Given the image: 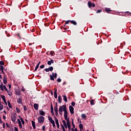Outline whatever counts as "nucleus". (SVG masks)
I'll return each mask as SVG.
<instances>
[{"label":"nucleus","instance_id":"1","mask_svg":"<svg viewBox=\"0 0 131 131\" xmlns=\"http://www.w3.org/2000/svg\"><path fill=\"white\" fill-rule=\"evenodd\" d=\"M63 111L64 113L66 112L67 111V110H66V105H63L62 106H60L59 108V113L60 115H62L63 114Z\"/></svg>","mask_w":131,"mask_h":131},{"label":"nucleus","instance_id":"2","mask_svg":"<svg viewBox=\"0 0 131 131\" xmlns=\"http://www.w3.org/2000/svg\"><path fill=\"white\" fill-rule=\"evenodd\" d=\"M38 121L39 123L42 124L43 122H45V117L41 116L38 117Z\"/></svg>","mask_w":131,"mask_h":131},{"label":"nucleus","instance_id":"3","mask_svg":"<svg viewBox=\"0 0 131 131\" xmlns=\"http://www.w3.org/2000/svg\"><path fill=\"white\" fill-rule=\"evenodd\" d=\"M50 122L52 124L53 127H56V124H55V121L53 120L52 117H48Z\"/></svg>","mask_w":131,"mask_h":131},{"label":"nucleus","instance_id":"4","mask_svg":"<svg viewBox=\"0 0 131 131\" xmlns=\"http://www.w3.org/2000/svg\"><path fill=\"white\" fill-rule=\"evenodd\" d=\"M54 78H57V73H52V75H50V80H55Z\"/></svg>","mask_w":131,"mask_h":131},{"label":"nucleus","instance_id":"5","mask_svg":"<svg viewBox=\"0 0 131 131\" xmlns=\"http://www.w3.org/2000/svg\"><path fill=\"white\" fill-rule=\"evenodd\" d=\"M69 110L71 114H74V108H73L72 106H69Z\"/></svg>","mask_w":131,"mask_h":131},{"label":"nucleus","instance_id":"6","mask_svg":"<svg viewBox=\"0 0 131 131\" xmlns=\"http://www.w3.org/2000/svg\"><path fill=\"white\" fill-rule=\"evenodd\" d=\"M54 119L55 123L57 125V128H59V127H60V125L59 124V121L58 120V118H57L56 117H54Z\"/></svg>","mask_w":131,"mask_h":131},{"label":"nucleus","instance_id":"7","mask_svg":"<svg viewBox=\"0 0 131 131\" xmlns=\"http://www.w3.org/2000/svg\"><path fill=\"white\" fill-rule=\"evenodd\" d=\"M88 7H89V8H92V7H93V8H95V4L92 3V2H91L90 1H89V2H88Z\"/></svg>","mask_w":131,"mask_h":131},{"label":"nucleus","instance_id":"8","mask_svg":"<svg viewBox=\"0 0 131 131\" xmlns=\"http://www.w3.org/2000/svg\"><path fill=\"white\" fill-rule=\"evenodd\" d=\"M68 113L67 112V111L64 113V118L65 120H67V121L68 120H69V118H68Z\"/></svg>","mask_w":131,"mask_h":131},{"label":"nucleus","instance_id":"9","mask_svg":"<svg viewBox=\"0 0 131 131\" xmlns=\"http://www.w3.org/2000/svg\"><path fill=\"white\" fill-rule=\"evenodd\" d=\"M53 67H50L48 69H45V70L46 72H49V71H53Z\"/></svg>","mask_w":131,"mask_h":131},{"label":"nucleus","instance_id":"10","mask_svg":"<svg viewBox=\"0 0 131 131\" xmlns=\"http://www.w3.org/2000/svg\"><path fill=\"white\" fill-rule=\"evenodd\" d=\"M1 98L4 101V103L7 105V101L6 100V96L5 95H1Z\"/></svg>","mask_w":131,"mask_h":131},{"label":"nucleus","instance_id":"11","mask_svg":"<svg viewBox=\"0 0 131 131\" xmlns=\"http://www.w3.org/2000/svg\"><path fill=\"white\" fill-rule=\"evenodd\" d=\"M67 125L68 128L71 127V124L70 123V121L69 120H67Z\"/></svg>","mask_w":131,"mask_h":131},{"label":"nucleus","instance_id":"12","mask_svg":"<svg viewBox=\"0 0 131 131\" xmlns=\"http://www.w3.org/2000/svg\"><path fill=\"white\" fill-rule=\"evenodd\" d=\"M16 119H17V117L15 116H13L11 117V120L13 122H16Z\"/></svg>","mask_w":131,"mask_h":131},{"label":"nucleus","instance_id":"13","mask_svg":"<svg viewBox=\"0 0 131 131\" xmlns=\"http://www.w3.org/2000/svg\"><path fill=\"white\" fill-rule=\"evenodd\" d=\"M34 108L35 110H37V111L38 110V104L35 103L34 104Z\"/></svg>","mask_w":131,"mask_h":131},{"label":"nucleus","instance_id":"14","mask_svg":"<svg viewBox=\"0 0 131 131\" xmlns=\"http://www.w3.org/2000/svg\"><path fill=\"white\" fill-rule=\"evenodd\" d=\"M51 111L52 115H54V107H53V104H52L51 105Z\"/></svg>","mask_w":131,"mask_h":131},{"label":"nucleus","instance_id":"15","mask_svg":"<svg viewBox=\"0 0 131 131\" xmlns=\"http://www.w3.org/2000/svg\"><path fill=\"white\" fill-rule=\"evenodd\" d=\"M105 11L106 12V13H109V12H111L112 10L111 8H105Z\"/></svg>","mask_w":131,"mask_h":131},{"label":"nucleus","instance_id":"16","mask_svg":"<svg viewBox=\"0 0 131 131\" xmlns=\"http://www.w3.org/2000/svg\"><path fill=\"white\" fill-rule=\"evenodd\" d=\"M58 97V94H57V89H55V92H54V98H55V99H57Z\"/></svg>","mask_w":131,"mask_h":131},{"label":"nucleus","instance_id":"17","mask_svg":"<svg viewBox=\"0 0 131 131\" xmlns=\"http://www.w3.org/2000/svg\"><path fill=\"white\" fill-rule=\"evenodd\" d=\"M54 63V60H50V61H48V65H52V63L53 64Z\"/></svg>","mask_w":131,"mask_h":131},{"label":"nucleus","instance_id":"18","mask_svg":"<svg viewBox=\"0 0 131 131\" xmlns=\"http://www.w3.org/2000/svg\"><path fill=\"white\" fill-rule=\"evenodd\" d=\"M32 126L33 127V129H35V128H36V127H35V122L33 121H32Z\"/></svg>","mask_w":131,"mask_h":131},{"label":"nucleus","instance_id":"19","mask_svg":"<svg viewBox=\"0 0 131 131\" xmlns=\"http://www.w3.org/2000/svg\"><path fill=\"white\" fill-rule=\"evenodd\" d=\"M17 103H18V104H22V98H19L17 99Z\"/></svg>","mask_w":131,"mask_h":131},{"label":"nucleus","instance_id":"20","mask_svg":"<svg viewBox=\"0 0 131 131\" xmlns=\"http://www.w3.org/2000/svg\"><path fill=\"white\" fill-rule=\"evenodd\" d=\"M39 114L40 115H43V116L46 115V113H45V112L43 111H39Z\"/></svg>","mask_w":131,"mask_h":131},{"label":"nucleus","instance_id":"21","mask_svg":"<svg viewBox=\"0 0 131 131\" xmlns=\"http://www.w3.org/2000/svg\"><path fill=\"white\" fill-rule=\"evenodd\" d=\"M62 123H63V126H64L66 128H67V123H66V121L62 120Z\"/></svg>","mask_w":131,"mask_h":131},{"label":"nucleus","instance_id":"22","mask_svg":"<svg viewBox=\"0 0 131 131\" xmlns=\"http://www.w3.org/2000/svg\"><path fill=\"white\" fill-rule=\"evenodd\" d=\"M3 83H4V84L7 83V78L6 77H4L3 78Z\"/></svg>","mask_w":131,"mask_h":131},{"label":"nucleus","instance_id":"23","mask_svg":"<svg viewBox=\"0 0 131 131\" xmlns=\"http://www.w3.org/2000/svg\"><path fill=\"white\" fill-rule=\"evenodd\" d=\"M58 103H61L62 102V98L61 97V96H58Z\"/></svg>","mask_w":131,"mask_h":131},{"label":"nucleus","instance_id":"24","mask_svg":"<svg viewBox=\"0 0 131 131\" xmlns=\"http://www.w3.org/2000/svg\"><path fill=\"white\" fill-rule=\"evenodd\" d=\"M16 95H17V96H20L21 95V92L19 90H17L15 92Z\"/></svg>","mask_w":131,"mask_h":131},{"label":"nucleus","instance_id":"25","mask_svg":"<svg viewBox=\"0 0 131 131\" xmlns=\"http://www.w3.org/2000/svg\"><path fill=\"white\" fill-rule=\"evenodd\" d=\"M39 64H40V61H39L38 63L37 64V66H36V68L35 69V71H36L37 69H38V67H39Z\"/></svg>","mask_w":131,"mask_h":131},{"label":"nucleus","instance_id":"26","mask_svg":"<svg viewBox=\"0 0 131 131\" xmlns=\"http://www.w3.org/2000/svg\"><path fill=\"white\" fill-rule=\"evenodd\" d=\"M62 97L63 98V101H64L66 103H67V97H66V96L63 95Z\"/></svg>","mask_w":131,"mask_h":131},{"label":"nucleus","instance_id":"27","mask_svg":"<svg viewBox=\"0 0 131 131\" xmlns=\"http://www.w3.org/2000/svg\"><path fill=\"white\" fill-rule=\"evenodd\" d=\"M18 117H19V118H20V120H21V123H22L23 124H25V122L24 121V120H23V118H21V117H20V116H19Z\"/></svg>","mask_w":131,"mask_h":131},{"label":"nucleus","instance_id":"28","mask_svg":"<svg viewBox=\"0 0 131 131\" xmlns=\"http://www.w3.org/2000/svg\"><path fill=\"white\" fill-rule=\"evenodd\" d=\"M72 124L74 128H75V124H74V119H72Z\"/></svg>","mask_w":131,"mask_h":131},{"label":"nucleus","instance_id":"29","mask_svg":"<svg viewBox=\"0 0 131 131\" xmlns=\"http://www.w3.org/2000/svg\"><path fill=\"white\" fill-rule=\"evenodd\" d=\"M4 109V105L2 104V102L0 101V110Z\"/></svg>","mask_w":131,"mask_h":131},{"label":"nucleus","instance_id":"30","mask_svg":"<svg viewBox=\"0 0 131 131\" xmlns=\"http://www.w3.org/2000/svg\"><path fill=\"white\" fill-rule=\"evenodd\" d=\"M71 23H72V24H73V25H76L77 24V23H76V21L74 20H71Z\"/></svg>","mask_w":131,"mask_h":131},{"label":"nucleus","instance_id":"31","mask_svg":"<svg viewBox=\"0 0 131 131\" xmlns=\"http://www.w3.org/2000/svg\"><path fill=\"white\" fill-rule=\"evenodd\" d=\"M4 67H3V66H0V71H1H1H2V72L3 73H4Z\"/></svg>","mask_w":131,"mask_h":131},{"label":"nucleus","instance_id":"32","mask_svg":"<svg viewBox=\"0 0 131 131\" xmlns=\"http://www.w3.org/2000/svg\"><path fill=\"white\" fill-rule=\"evenodd\" d=\"M79 128H80V130H82L83 129V125L82 124H80Z\"/></svg>","mask_w":131,"mask_h":131},{"label":"nucleus","instance_id":"33","mask_svg":"<svg viewBox=\"0 0 131 131\" xmlns=\"http://www.w3.org/2000/svg\"><path fill=\"white\" fill-rule=\"evenodd\" d=\"M7 94L8 95V96H12V92L11 91H9L8 90L7 91Z\"/></svg>","mask_w":131,"mask_h":131},{"label":"nucleus","instance_id":"34","mask_svg":"<svg viewBox=\"0 0 131 131\" xmlns=\"http://www.w3.org/2000/svg\"><path fill=\"white\" fill-rule=\"evenodd\" d=\"M55 112H58V105H56V107H54Z\"/></svg>","mask_w":131,"mask_h":131},{"label":"nucleus","instance_id":"35","mask_svg":"<svg viewBox=\"0 0 131 131\" xmlns=\"http://www.w3.org/2000/svg\"><path fill=\"white\" fill-rule=\"evenodd\" d=\"M81 117L83 119H85V118H86V116L85 114H83L81 115Z\"/></svg>","mask_w":131,"mask_h":131},{"label":"nucleus","instance_id":"36","mask_svg":"<svg viewBox=\"0 0 131 131\" xmlns=\"http://www.w3.org/2000/svg\"><path fill=\"white\" fill-rule=\"evenodd\" d=\"M8 107H9V108H12V105H11V103L10 102V101H8Z\"/></svg>","mask_w":131,"mask_h":131},{"label":"nucleus","instance_id":"37","mask_svg":"<svg viewBox=\"0 0 131 131\" xmlns=\"http://www.w3.org/2000/svg\"><path fill=\"white\" fill-rule=\"evenodd\" d=\"M0 65H1V66H3L5 65V62H4V61H0Z\"/></svg>","mask_w":131,"mask_h":131},{"label":"nucleus","instance_id":"38","mask_svg":"<svg viewBox=\"0 0 131 131\" xmlns=\"http://www.w3.org/2000/svg\"><path fill=\"white\" fill-rule=\"evenodd\" d=\"M61 126L62 127V129L63 131H66L65 130V127H64V126L63 125L61 124Z\"/></svg>","mask_w":131,"mask_h":131},{"label":"nucleus","instance_id":"39","mask_svg":"<svg viewBox=\"0 0 131 131\" xmlns=\"http://www.w3.org/2000/svg\"><path fill=\"white\" fill-rule=\"evenodd\" d=\"M16 110L17 113H20V110H19L18 107H16Z\"/></svg>","mask_w":131,"mask_h":131},{"label":"nucleus","instance_id":"40","mask_svg":"<svg viewBox=\"0 0 131 131\" xmlns=\"http://www.w3.org/2000/svg\"><path fill=\"white\" fill-rule=\"evenodd\" d=\"M18 124H19V127L20 128H22L23 126H22V123H21V122L20 123H18Z\"/></svg>","mask_w":131,"mask_h":131},{"label":"nucleus","instance_id":"41","mask_svg":"<svg viewBox=\"0 0 131 131\" xmlns=\"http://www.w3.org/2000/svg\"><path fill=\"white\" fill-rule=\"evenodd\" d=\"M94 103H95V101H94V100H92L90 102L91 105H94Z\"/></svg>","mask_w":131,"mask_h":131},{"label":"nucleus","instance_id":"42","mask_svg":"<svg viewBox=\"0 0 131 131\" xmlns=\"http://www.w3.org/2000/svg\"><path fill=\"white\" fill-rule=\"evenodd\" d=\"M24 110L25 111H27V107H26V106H24Z\"/></svg>","mask_w":131,"mask_h":131},{"label":"nucleus","instance_id":"43","mask_svg":"<svg viewBox=\"0 0 131 131\" xmlns=\"http://www.w3.org/2000/svg\"><path fill=\"white\" fill-rule=\"evenodd\" d=\"M70 22H71V20H67L66 22V24H69V23H70Z\"/></svg>","mask_w":131,"mask_h":131},{"label":"nucleus","instance_id":"44","mask_svg":"<svg viewBox=\"0 0 131 131\" xmlns=\"http://www.w3.org/2000/svg\"><path fill=\"white\" fill-rule=\"evenodd\" d=\"M71 105H72V106H75V102H72L71 103Z\"/></svg>","mask_w":131,"mask_h":131},{"label":"nucleus","instance_id":"45","mask_svg":"<svg viewBox=\"0 0 131 131\" xmlns=\"http://www.w3.org/2000/svg\"><path fill=\"white\" fill-rule=\"evenodd\" d=\"M14 131H19V130H18V128H17V127H14Z\"/></svg>","mask_w":131,"mask_h":131},{"label":"nucleus","instance_id":"46","mask_svg":"<svg viewBox=\"0 0 131 131\" xmlns=\"http://www.w3.org/2000/svg\"><path fill=\"white\" fill-rule=\"evenodd\" d=\"M50 55H51V56H54V51H51L50 52Z\"/></svg>","mask_w":131,"mask_h":131},{"label":"nucleus","instance_id":"47","mask_svg":"<svg viewBox=\"0 0 131 131\" xmlns=\"http://www.w3.org/2000/svg\"><path fill=\"white\" fill-rule=\"evenodd\" d=\"M57 82H61V79L58 78L57 80Z\"/></svg>","mask_w":131,"mask_h":131},{"label":"nucleus","instance_id":"48","mask_svg":"<svg viewBox=\"0 0 131 131\" xmlns=\"http://www.w3.org/2000/svg\"><path fill=\"white\" fill-rule=\"evenodd\" d=\"M3 88H4V90H5V91H8V89H7V87H6L5 85H4Z\"/></svg>","mask_w":131,"mask_h":131},{"label":"nucleus","instance_id":"49","mask_svg":"<svg viewBox=\"0 0 131 131\" xmlns=\"http://www.w3.org/2000/svg\"><path fill=\"white\" fill-rule=\"evenodd\" d=\"M101 12H102V10L101 9V10H97V11L96 12V13H101Z\"/></svg>","mask_w":131,"mask_h":131},{"label":"nucleus","instance_id":"50","mask_svg":"<svg viewBox=\"0 0 131 131\" xmlns=\"http://www.w3.org/2000/svg\"><path fill=\"white\" fill-rule=\"evenodd\" d=\"M44 67H45V65H42V66H40V68L41 69H42Z\"/></svg>","mask_w":131,"mask_h":131},{"label":"nucleus","instance_id":"51","mask_svg":"<svg viewBox=\"0 0 131 131\" xmlns=\"http://www.w3.org/2000/svg\"><path fill=\"white\" fill-rule=\"evenodd\" d=\"M45 129H46V126H42V130H45Z\"/></svg>","mask_w":131,"mask_h":131},{"label":"nucleus","instance_id":"52","mask_svg":"<svg viewBox=\"0 0 131 131\" xmlns=\"http://www.w3.org/2000/svg\"><path fill=\"white\" fill-rule=\"evenodd\" d=\"M0 89L3 91V83L0 85Z\"/></svg>","mask_w":131,"mask_h":131},{"label":"nucleus","instance_id":"53","mask_svg":"<svg viewBox=\"0 0 131 131\" xmlns=\"http://www.w3.org/2000/svg\"><path fill=\"white\" fill-rule=\"evenodd\" d=\"M18 123H20L21 122V121H20L19 119H17Z\"/></svg>","mask_w":131,"mask_h":131},{"label":"nucleus","instance_id":"54","mask_svg":"<svg viewBox=\"0 0 131 131\" xmlns=\"http://www.w3.org/2000/svg\"><path fill=\"white\" fill-rule=\"evenodd\" d=\"M55 114H56V116H58V115H59L58 112H55Z\"/></svg>","mask_w":131,"mask_h":131},{"label":"nucleus","instance_id":"55","mask_svg":"<svg viewBox=\"0 0 131 131\" xmlns=\"http://www.w3.org/2000/svg\"><path fill=\"white\" fill-rule=\"evenodd\" d=\"M8 86L9 89H11L12 88V85H11V84H8Z\"/></svg>","mask_w":131,"mask_h":131},{"label":"nucleus","instance_id":"56","mask_svg":"<svg viewBox=\"0 0 131 131\" xmlns=\"http://www.w3.org/2000/svg\"><path fill=\"white\" fill-rule=\"evenodd\" d=\"M51 95H52V96H53V95H54V92L51 91Z\"/></svg>","mask_w":131,"mask_h":131},{"label":"nucleus","instance_id":"57","mask_svg":"<svg viewBox=\"0 0 131 131\" xmlns=\"http://www.w3.org/2000/svg\"><path fill=\"white\" fill-rule=\"evenodd\" d=\"M2 119H1V117H0V123H2Z\"/></svg>","mask_w":131,"mask_h":131},{"label":"nucleus","instance_id":"58","mask_svg":"<svg viewBox=\"0 0 131 131\" xmlns=\"http://www.w3.org/2000/svg\"><path fill=\"white\" fill-rule=\"evenodd\" d=\"M3 118H4V119H6V116H4Z\"/></svg>","mask_w":131,"mask_h":131},{"label":"nucleus","instance_id":"59","mask_svg":"<svg viewBox=\"0 0 131 131\" xmlns=\"http://www.w3.org/2000/svg\"><path fill=\"white\" fill-rule=\"evenodd\" d=\"M17 35L19 36V38H21V37L20 36V35H19V34H18Z\"/></svg>","mask_w":131,"mask_h":131},{"label":"nucleus","instance_id":"60","mask_svg":"<svg viewBox=\"0 0 131 131\" xmlns=\"http://www.w3.org/2000/svg\"><path fill=\"white\" fill-rule=\"evenodd\" d=\"M3 127L5 128V123L3 124Z\"/></svg>","mask_w":131,"mask_h":131},{"label":"nucleus","instance_id":"61","mask_svg":"<svg viewBox=\"0 0 131 131\" xmlns=\"http://www.w3.org/2000/svg\"><path fill=\"white\" fill-rule=\"evenodd\" d=\"M0 78H2L1 75H0Z\"/></svg>","mask_w":131,"mask_h":131},{"label":"nucleus","instance_id":"62","mask_svg":"<svg viewBox=\"0 0 131 131\" xmlns=\"http://www.w3.org/2000/svg\"><path fill=\"white\" fill-rule=\"evenodd\" d=\"M4 113H7V112H6V111H4Z\"/></svg>","mask_w":131,"mask_h":131},{"label":"nucleus","instance_id":"63","mask_svg":"<svg viewBox=\"0 0 131 131\" xmlns=\"http://www.w3.org/2000/svg\"><path fill=\"white\" fill-rule=\"evenodd\" d=\"M29 46H30L31 45V43H29Z\"/></svg>","mask_w":131,"mask_h":131},{"label":"nucleus","instance_id":"64","mask_svg":"<svg viewBox=\"0 0 131 131\" xmlns=\"http://www.w3.org/2000/svg\"><path fill=\"white\" fill-rule=\"evenodd\" d=\"M78 120H79V119H78Z\"/></svg>","mask_w":131,"mask_h":131}]
</instances>
